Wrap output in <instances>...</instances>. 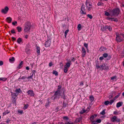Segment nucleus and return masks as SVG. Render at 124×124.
I'll list each match as a JSON object with an SVG mask.
<instances>
[{"mask_svg": "<svg viewBox=\"0 0 124 124\" xmlns=\"http://www.w3.org/2000/svg\"><path fill=\"white\" fill-rule=\"evenodd\" d=\"M22 39L20 38H19L17 40V42L19 44H20L22 41Z\"/></svg>", "mask_w": 124, "mask_h": 124, "instance_id": "obj_24", "label": "nucleus"}, {"mask_svg": "<svg viewBox=\"0 0 124 124\" xmlns=\"http://www.w3.org/2000/svg\"><path fill=\"white\" fill-rule=\"evenodd\" d=\"M28 104H26V105H24V107H23V109H26L28 108Z\"/></svg>", "mask_w": 124, "mask_h": 124, "instance_id": "obj_41", "label": "nucleus"}, {"mask_svg": "<svg viewBox=\"0 0 124 124\" xmlns=\"http://www.w3.org/2000/svg\"><path fill=\"white\" fill-rule=\"evenodd\" d=\"M10 112V111L8 110H7L3 113V115L4 116L6 115V114H8Z\"/></svg>", "mask_w": 124, "mask_h": 124, "instance_id": "obj_26", "label": "nucleus"}, {"mask_svg": "<svg viewBox=\"0 0 124 124\" xmlns=\"http://www.w3.org/2000/svg\"><path fill=\"white\" fill-rule=\"evenodd\" d=\"M84 46L86 48H87L88 47V45L87 44L85 43L84 44Z\"/></svg>", "mask_w": 124, "mask_h": 124, "instance_id": "obj_58", "label": "nucleus"}, {"mask_svg": "<svg viewBox=\"0 0 124 124\" xmlns=\"http://www.w3.org/2000/svg\"><path fill=\"white\" fill-rule=\"evenodd\" d=\"M100 114L103 115L105 114V109L103 110L101 112Z\"/></svg>", "mask_w": 124, "mask_h": 124, "instance_id": "obj_38", "label": "nucleus"}, {"mask_svg": "<svg viewBox=\"0 0 124 124\" xmlns=\"http://www.w3.org/2000/svg\"><path fill=\"white\" fill-rule=\"evenodd\" d=\"M86 111H85V110L83 109L82 110L80 111V113L81 114H82L85 112Z\"/></svg>", "mask_w": 124, "mask_h": 124, "instance_id": "obj_36", "label": "nucleus"}, {"mask_svg": "<svg viewBox=\"0 0 124 124\" xmlns=\"http://www.w3.org/2000/svg\"><path fill=\"white\" fill-rule=\"evenodd\" d=\"M114 99L111 100L109 102V104H112V103L114 102Z\"/></svg>", "mask_w": 124, "mask_h": 124, "instance_id": "obj_56", "label": "nucleus"}, {"mask_svg": "<svg viewBox=\"0 0 124 124\" xmlns=\"http://www.w3.org/2000/svg\"><path fill=\"white\" fill-rule=\"evenodd\" d=\"M53 74H54L55 76H57L58 75V72L56 71L53 70Z\"/></svg>", "mask_w": 124, "mask_h": 124, "instance_id": "obj_30", "label": "nucleus"}, {"mask_svg": "<svg viewBox=\"0 0 124 124\" xmlns=\"http://www.w3.org/2000/svg\"><path fill=\"white\" fill-rule=\"evenodd\" d=\"M109 103V102L108 101H105L104 102V104L106 105H108Z\"/></svg>", "mask_w": 124, "mask_h": 124, "instance_id": "obj_43", "label": "nucleus"}, {"mask_svg": "<svg viewBox=\"0 0 124 124\" xmlns=\"http://www.w3.org/2000/svg\"><path fill=\"white\" fill-rule=\"evenodd\" d=\"M51 43V41L49 40L46 41L45 43V46L46 47H47L50 45Z\"/></svg>", "mask_w": 124, "mask_h": 124, "instance_id": "obj_10", "label": "nucleus"}, {"mask_svg": "<svg viewBox=\"0 0 124 124\" xmlns=\"http://www.w3.org/2000/svg\"><path fill=\"white\" fill-rule=\"evenodd\" d=\"M7 79L5 78H0V80H2L4 81H5Z\"/></svg>", "mask_w": 124, "mask_h": 124, "instance_id": "obj_53", "label": "nucleus"}, {"mask_svg": "<svg viewBox=\"0 0 124 124\" xmlns=\"http://www.w3.org/2000/svg\"><path fill=\"white\" fill-rule=\"evenodd\" d=\"M89 99L91 102L93 101L94 100V98L93 96H91L89 97Z\"/></svg>", "mask_w": 124, "mask_h": 124, "instance_id": "obj_27", "label": "nucleus"}, {"mask_svg": "<svg viewBox=\"0 0 124 124\" xmlns=\"http://www.w3.org/2000/svg\"><path fill=\"white\" fill-rule=\"evenodd\" d=\"M6 20L8 23H10L12 20V19L10 17H8L6 18Z\"/></svg>", "mask_w": 124, "mask_h": 124, "instance_id": "obj_16", "label": "nucleus"}, {"mask_svg": "<svg viewBox=\"0 0 124 124\" xmlns=\"http://www.w3.org/2000/svg\"><path fill=\"white\" fill-rule=\"evenodd\" d=\"M31 27V25L29 22H26L25 24L24 28V31L26 32H29Z\"/></svg>", "mask_w": 124, "mask_h": 124, "instance_id": "obj_1", "label": "nucleus"}, {"mask_svg": "<svg viewBox=\"0 0 124 124\" xmlns=\"http://www.w3.org/2000/svg\"><path fill=\"white\" fill-rule=\"evenodd\" d=\"M18 113H20L21 114H22L23 113V111L22 110H18Z\"/></svg>", "mask_w": 124, "mask_h": 124, "instance_id": "obj_48", "label": "nucleus"}, {"mask_svg": "<svg viewBox=\"0 0 124 124\" xmlns=\"http://www.w3.org/2000/svg\"><path fill=\"white\" fill-rule=\"evenodd\" d=\"M82 117H80L78 118H77L76 120L75 121L76 122H82Z\"/></svg>", "mask_w": 124, "mask_h": 124, "instance_id": "obj_12", "label": "nucleus"}, {"mask_svg": "<svg viewBox=\"0 0 124 124\" xmlns=\"http://www.w3.org/2000/svg\"><path fill=\"white\" fill-rule=\"evenodd\" d=\"M12 94H11L12 96V97L13 99V101H12V102H13V103H14L15 104H16V100L15 98L16 96V94L15 93H14L12 92H11Z\"/></svg>", "mask_w": 124, "mask_h": 124, "instance_id": "obj_8", "label": "nucleus"}, {"mask_svg": "<svg viewBox=\"0 0 124 124\" xmlns=\"http://www.w3.org/2000/svg\"><path fill=\"white\" fill-rule=\"evenodd\" d=\"M61 87H58V88L56 92H57L60 93V91L61 89Z\"/></svg>", "mask_w": 124, "mask_h": 124, "instance_id": "obj_47", "label": "nucleus"}, {"mask_svg": "<svg viewBox=\"0 0 124 124\" xmlns=\"http://www.w3.org/2000/svg\"><path fill=\"white\" fill-rule=\"evenodd\" d=\"M82 57H84L86 54V51L84 47L82 48Z\"/></svg>", "mask_w": 124, "mask_h": 124, "instance_id": "obj_11", "label": "nucleus"}, {"mask_svg": "<svg viewBox=\"0 0 124 124\" xmlns=\"http://www.w3.org/2000/svg\"><path fill=\"white\" fill-rule=\"evenodd\" d=\"M120 95V94L119 93L118 94L115 96L114 98V100H115L116 99L118 98L119 96Z\"/></svg>", "mask_w": 124, "mask_h": 124, "instance_id": "obj_46", "label": "nucleus"}, {"mask_svg": "<svg viewBox=\"0 0 124 124\" xmlns=\"http://www.w3.org/2000/svg\"><path fill=\"white\" fill-rule=\"evenodd\" d=\"M118 21V20L117 18H114V21L117 22Z\"/></svg>", "mask_w": 124, "mask_h": 124, "instance_id": "obj_60", "label": "nucleus"}, {"mask_svg": "<svg viewBox=\"0 0 124 124\" xmlns=\"http://www.w3.org/2000/svg\"><path fill=\"white\" fill-rule=\"evenodd\" d=\"M37 52L38 55H39L40 53V48L39 47H37Z\"/></svg>", "mask_w": 124, "mask_h": 124, "instance_id": "obj_20", "label": "nucleus"}, {"mask_svg": "<svg viewBox=\"0 0 124 124\" xmlns=\"http://www.w3.org/2000/svg\"><path fill=\"white\" fill-rule=\"evenodd\" d=\"M107 29H108V30L110 31L112 30V28L110 26H108V28Z\"/></svg>", "mask_w": 124, "mask_h": 124, "instance_id": "obj_49", "label": "nucleus"}, {"mask_svg": "<svg viewBox=\"0 0 124 124\" xmlns=\"http://www.w3.org/2000/svg\"><path fill=\"white\" fill-rule=\"evenodd\" d=\"M26 78V77H24V76H23L21 78H19L18 79H25Z\"/></svg>", "mask_w": 124, "mask_h": 124, "instance_id": "obj_52", "label": "nucleus"}, {"mask_svg": "<svg viewBox=\"0 0 124 124\" xmlns=\"http://www.w3.org/2000/svg\"><path fill=\"white\" fill-rule=\"evenodd\" d=\"M63 119H64L65 120H68L69 119V118L68 117L66 116L64 117H63Z\"/></svg>", "mask_w": 124, "mask_h": 124, "instance_id": "obj_50", "label": "nucleus"}, {"mask_svg": "<svg viewBox=\"0 0 124 124\" xmlns=\"http://www.w3.org/2000/svg\"><path fill=\"white\" fill-rule=\"evenodd\" d=\"M116 122H119L120 121V119L119 118H118L116 117Z\"/></svg>", "mask_w": 124, "mask_h": 124, "instance_id": "obj_54", "label": "nucleus"}, {"mask_svg": "<svg viewBox=\"0 0 124 124\" xmlns=\"http://www.w3.org/2000/svg\"><path fill=\"white\" fill-rule=\"evenodd\" d=\"M86 5L88 10L90 11L91 10L92 8V5L90 3L86 2Z\"/></svg>", "mask_w": 124, "mask_h": 124, "instance_id": "obj_6", "label": "nucleus"}, {"mask_svg": "<svg viewBox=\"0 0 124 124\" xmlns=\"http://www.w3.org/2000/svg\"><path fill=\"white\" fill-rule=\"evenodd\" d=\"M103 57L106 58L108 56V54L107 53H104L103 54Z\"/></svg>", "mask_w": 124, "mask_h": 124, "instance_id": "obj_39", "label": "nucleus"}, {"mask_svg": "<svg viewBox=\"0 0 124 124\" xmlns=\"http://www.w3.org/2000/svg\"><path fill=\"white\" fill-rule=\"evenodd\" d=\"M16 29L19 32H20L22 31V28L21 27L19 26L17 27H16Z\"/></svg>", "mask_w": 124, "mask_h": 124, "instance_id": "obj_19", "label": "nucleus"}, {"mask_svg": "<svg viewBox=\"0 0 124 124\" xmlns=\"http://www.w3.org/2000/svg\"><path fill=\"white\" fill-rule=\"evenodd\" d=\"M121 35H116V39L118 42H120L123 40V39L122 38Z\"/></svg>", "mask_w": 124, "mask_h": 124, "instance_id": "obj_5", "label": "nucleus"}, {"mask_svg": "<svg viewBox=\"0 0 124 124\" xmlns=\"http://www.w3.org/2000/svg\"><path fill=\"white\" fill-rule=\"evenodd\" d=\"M80 13L81 14H86V13L85 12V11H84V10H81L80 11Z\"/></svg>", "mask_w": 124, "mask_h": 124, "instance_id": "obj_35", "label": "nucleus"}, {"mask_svg": "<svg viewBox=\"0 0 124 124\" xmlns=\"http://www.w3.org/2000/svg\"><path fill=\"white\" fill-rule=\"evenodd\" d=\"M33 74H34V73H32V75L31 76H30L29 77H27V78L28 79H32V76H33Z\"/></svg>", "mask_w": 124, "mask_h": 124, "instance_id": "obj_42", "label": "nucleus"}, {"mask_svg": "<svg viewBox=\"0 0 124 124\" xmlns=\"http://www.w3.org/2000/svg\"><path fill=\"white\" fill-rule=\"evenodd\" d=\"M54 96H55L54 98V99H59V98L60 96L62 98L65 99V96L63 94V95H61L60 93L55 92L54 94Z\"/></svg>", "mask_w": 124, "mask_h": 124, "instance_id": "obj_3", "label": "nucleus"}, {"mask_svg": "<svg viewBox=\"0 0 124 124\" xmlns=\"http://www.w3.org/2000/svg\"><path fill=\"white\" fill-rule=\"evenodd\" d=\"M99 59L101 60H102L103 59V56L101 57H100Z\"/></svg>", "mask_w": 124, "mask_h": 124, "instance_id": "obj_63", "label": "nucleus"}, {"mask_svg": "<svg viewBox=\"0 0 124 124\" xmlns=\"http://www.w3.org/2000/svg\"><path fill=\"white\" fill-rule=\"evenodd\" d=\"M65 124H73V123L70 121L69 122L66 121L65 122Z\"/></svg>", "mask_w": 124, "mask_h": 124, "instance_id": "obj_34", "label": "nucleus"}, {"mask_svg": "<svg viewBox=\"0 0 124 124\" xmlns=\"http://www.w3.org/2000/svg\"><path fill=\"white\" fill-rule=\"evenodd\" d=\"M71 64L70 62H66V65H64V66H66V67L69 68L70 67V65Z\"/></svg>", "mask_w": 124, "mask_h": 124, "instance_id": "obj_21", "label": "nucleus"}, {"mask_svg": "<svg viewBox=\"0 0 124 124\" xmlns=\"http://www.w3.org/2000/svg\"><path fill=\"white\" fill-rule=\"evenodd\" d=\"M96 67L97 69L99 68H101V69L102 70H107L108 69V67L107 66H106L104 64L101 65H99L97 64H96Z\"/></svg>", "mask_w": 124, "mask_h": 124, "instance_id": "obj_2", "label": "nucleus"}, {"mask_svg": "<svg viewBox=\"0 0 124 124\" xmlns=\"http://www.w3.org/2000/svg\"><path fill=\"white\" fill-rule=\"evenodd\" d=\"M12 23L13 25H15V24H16L17 23V22L16 21L15 22H13Z\"/></svg>", "mask_w": 124, "mask_h": 124, "instance_id": "obj_59", "label": "nucleus"}, {"mask_svg": "<svg viewBox=\"0 0 124 124\" xmlns=\"http://www.w3.org/2000/svg\"><path fill=\"white\" fill-rule=\"evenodd\" d=\"M103 5V4L101 2H99L97 4V5L98 6H102Z\"/></svg>", "mask_w": 124, "mask_h": 124, "instance_id": "obj_40", "label": "nucleus"}, {"mask_svg": "<svg viewBox=\"0 0 124 124\" xmlns=\"http://www.w3.org/2000/svg\"><path fill=\"white\" fill-rule=\"evenodd\" d=\"M123 104V103L122 102H120L117 103L116 104V107L117 108L119 107L122 105Z\"/></svg>", "mask_w": 124, "mask_h": 124, "instance_id": "obj_13", "label": "nucleus"}, {"mask_svg": "<svg viewBox=\"0 0 124 124\" xmlns=\"http://www.w3.org/2000/svg\"><path fill=\"white\" fill-rule=\"evenodd\" d=\"M105 16H108L110 15L109 13L108 12L106 11L105 12Z\"/></svg>", "mask_w": 124, "mask_h": 124, "instance_id": "obj_44", "label": "nucleus"}, {"mask_svg": "<svg viewBox=\"0 0 124 124\" xmlns=\"http://www.w3.org/2000/svg\"><path fill=\"white\" fill-rule=\"evenodd\" d=\"M97 116V115H92L90 117V119L92 122H93V119L95 117Z\"/></svg>", "mask_w": 124, "mask_h": 124, "instance_id": "obj_15", "label": "nucleus"}, {"mask_svg": "<svg viewBox=\"0 0 124 124\" xmlns=\"http://www.w3.org/2000/svg\"><path fill=\"white\" fill-rule=\"evenodd\" d=\"M111 12L113 15L117 16L119 13V10L118 8H116L112 10Z\"/></svg>", "mask_w": 124, "mask_h": 124, "instance_id": "obj_4", "label": "nucleus"}, {"mask_svg": "<svg viewBox=\"0 0 124 124\" xmlns=\"http://www.w3.org/2000/svg\"><path fill=\"white\" fill-rule=\"evenodd\" d=\"M25 52L27 54H29L30 52V50L29 49H25Z\"/></svg>", "mask_w": 124, "mask_h": 124, "instance_id": "obj_28", "label": "nucleus"}, {"mask_svg": "<svg viewBox=\"0 0 124 124\" xmlns=\"http://www.w3.org/2000/svg\"><path fill=\"white\" fill-rule=\"evenodd\" d=\"M53 65V64L52 62H50L49 64V65L50 67L51 66H52Z\"/></svg>", "mask_w": 124, "mask_h": 124, "instance_id": "obj_62", "label": "nucleus"}, {"mask_svg": "<svg viewBox=\"0 0 124 124\" xmlns=\"http://www.w3.org/2000/svg\"><path fill=\"white\" fill-rule=\"evenodd\" d=\"M12 39L13 40H12L13 41L15 40L16 39V38L14 37H12Z\"/></svg>", "mask_w": 124, "mask_h": 124, "instance_id": "obj_61", "label": "nucleus"}, {"mask_svg": "<svg viewBox=\"0 0 124 124\" xmlns=\"http://www.w3.org/2000/svg\"><path fill=\"white\" fill-rule=\"evenodd\" d=\"M11 33L12 34L16 33V32L15 31V30L14 29H13V30H11Z\"/></svg>", "mask_w": 124, "mask_h": 124, "instance_id": "obj_55", "label": "nucleus"}, {"mask_svg": "<svg viewBox=\"0 0 124 124\" xmlns=\"http://www.w3.org/2000/svg\"><path fill=\"white\" fill-rule=\"evenodd\" d=\"M108 28V26H103L101 28V29L102 31H105Z\"/></svg>", "mask_w": 124, "mask_h": 124, "instance_id": "obj_17", "label": "nucleus"}, {"mask_svg": "<svg viewBox=\"0 0 124 124\" xmlns=\"http://www.w3.org/2000/svg\"><path fill=\"white\" fill-rule=\"evenodd\" d=\"M81 10H84V11H85V5L84 4H83L82 5Z\"/></svg>", "mask_w": 124, "mask_h": 124, "instance_id": "obj_31", "label": "nucleus"}, {"mask_svg": "<svg viewBox=\"0 0 124 124\" xmlns=\"http://www.w3.org/2000/svg\"><path fill=\"white\" fill-rule=\"evenodd\" d=\"M27 93H28V94L31 96H33L34 95V93L32 90H29L27 92Z\"/></svg>", "mask_w": 124, "mask_h": 124, "instance_id": "obj_9", "label": "nucleus"}, {"mask_svg": "<svg viewBox=\"0 0 124 124\" xmlns=\"http://www.w3.org/2000/svg\"><path fill=\"white\" fill-rule=\"evenodd\" d=\"M81 25L79 24L78 25V30L79 31L80 30H81Z\"/></svg>", "mask_w": 124, "mask_h": 124, "instance_id": "obj_37", "label": "nucleus"}, {"mask_svg": "<svg viewBox=\"0 0 124 124\" xmlns=\"http://www.w3.org/2000/svg\"><path fill=\"white\" fill-rule=\"evenodd\" d=\"M96 121L97 123H100L101 122V120L100 119H98Z\"/></svg>", "mask_w": 124, "mask_h": 124, "instance_id": "obj_51", "label": "nucleus"}, {"mask_svg": "<svg viewBox=\"0 0 124 124\" xmlns=\"http://www.w3.org/2000/svg\"><path fill=\"white\" fill-rule=\"evenodd\" d=\"M15 58L14 57H12L11 58L9 59L10 62H13L15 61Z\"/></svg>", "mask_w": 124, "mask_h": 124, "instance_id": "obj_29", "label": "nucleus"}, {"mask_svg": "<svg viewBox=\"0 0 124 124\" xmlns=\"http://www.w3.org/2000/svg\"><path fill=\"white\" fill-rule=\"evenodd\" d=\"M106 49V48L102 46L100 48L99 50L100 52H103L105 51Z\"/></svg>", "mask_w": 124, "mask_h": 124, "instance_id": "obj_14", "label": "nucleus"}, {"mask_svg": "<svg viewBox=\"0 0 124 124\" xmlns=\"http://www.w3.org/2000/svg\"><path fill=\"white\" fill-rule=\"evenodd\" d=\"M68 68L66 67V66H64V70L65 73H66L67 72Z\"/></svg>", "mask_w": 124, "mask_h": 124, "instance_id": "obj_23", "label": "nucleus"}, {"mask_svg": "<svg viewBox=\"0 0 124 124\" xmlns=\"http://www.w3.org/2000/svg\"><path fill=\"white\" fill-rule=\"evenodd\" d=\"M23 64L22 62H20V64L19 65V66H18V67L19 68H20V67H21V66Z\"/></svg>", "mask_w": 124, "mask_h": 124, "instance_id": "obj_57", "label": "nucleus"}, {"mask_svg": "<svg viewBox=\"0 0 124 124\" xmlns=\"http://www.w3.org/2000/svg\"><path fill=\"white\" fill-rule=\"evenodd\" d=\"M87 16L90 19H92L93 18L92 16L91 15L88 14L87 15Z\"/></svg>", "mask_w": 124, "mask_h": 124, "instance_id": "obj_45", "label": "nucleus"}, {"mask_svg": "<svg viewBox=\"0 0 124 124\" xmlns=\"http://www.w3.org/2000/svg\"><path fill=\"white\" fill-rule=\"evenodd\" d=\"M111 79L114 81H116V76L112 77L111 78Z\"/></svg>", "mask_w": 124, "mask_h": 124, "instance_id": "obj_25", "label": "nucleus"}, {"mask_svg": "<svg viewBox=\"0 0 124 124\" xmlns=\"http://www.w3.org/2000/svg\"><path fill=\"white\" fill-rule=\"evenodd\" d=\"M50 103V102H47L46 103V105H45L46 107V108H47V107H48L49 106Z\"/></svg>", "mask_w": 124, "mask_h": 124, "instance_id": "obj_33", "label": "nucleus"}, {"mask_svg": "<svg viewBox=\"0 0 124 124\" xmlns=\"http://www.w3.org/2000/svg\"><path fill=\"white\" fill-rule=\"evenodd\" d=\"M116 117L114 116L112 117L111 119V120L112 122H115L116 121Z\"/></svg>", "mask_w": 124, "mask_h": 124, "instance_id": "obj_18", "label": "nucleus"}, {"mask_svg": "<svg viewBox=\"0 0 124 124\" xmlns=\"http://www.w3.org/2000/svg\"><path fill=\"white\" fill-rule=\"evenodd\" d=\"M69 30H67L65 31V37L66 38V36L67 35V33L69 32Z\"/></svg>", "mask_w": 124, "mask_h": 124, "instance_id": "obj_32", "label": "nucleus"}, {"mask_svg": "<svg viewBox=\"0 0 124 124\" xmlns=\"http://www.w3.org/2000/svg\"><path fill=\"white\" fill-rule=\"evenodd\" d=\"M9 10V8L7 6L5 7V8L1 10V12L4 14L7 13Z\"/></svg>", "mask_w": 124, "mask_h": 124, "instance_id": "obj_7", "label": "nucleus"}, {"mask_svg": "<svg viewBox=\"0 0 124 124\" xmlns=\"http://www.w3.org/2000/svg\"><path fill=\"white\" fill-rule=\"evenodd\" d=\"M92 122L93 123H92L93 124H97V123L96 121H93V122Z\"/></svg>", "mask_w": 124, "mask_h": 124, "instance_id": "obj_64", "label": "nucleus"}, {"mask_svg": "<svg viewBox=\"0 0 124 124\" xmlns=\"http://www.w3.org/2000/svg\"><path fill=\"white\" fill-rule=\"evenodd\" d=\"M15 92L16 93H19L21 92V91L20 88L17 89L15 90Z\"/></svg>", "mask_w": 124, "mask_h": 124, "instance_id": "obj_22", "label": "nucleus"}]
</instances>
